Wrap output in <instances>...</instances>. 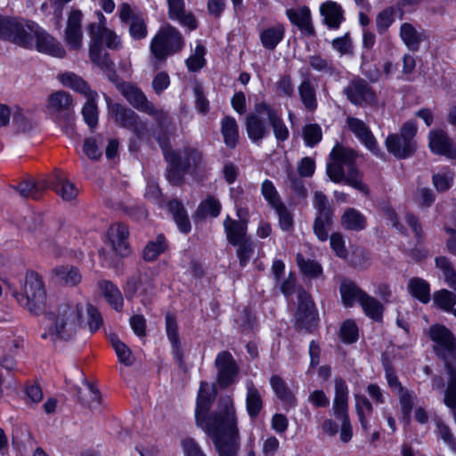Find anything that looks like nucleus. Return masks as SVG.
Returning a JSON list of instances; mask_svg holds the SVG:
<instances>
[{
	"mask_svg": "<svg viewBox=\"0 0 456 456\" xmlns=\"http://www.w3.org/2000/svg\"><path fill=\"white\" fill-rule=\"evenodd\" d=\"M12 295L17 302L34 315L45 314L51 324L43 338L50 337L56 339H71L82 326L84 306L81 304H61L53 312L47 311L46 292L39 275L35 272H28L21 283L20 292L13 289Z\"/></svg>",
	"mask_w": 456,
	"mask_h": 456,
	"instance_id": "obj_1",
	"label": "nucleus"
},
{
	"mask_svg": "<svg viewBox=\"0 0 456 456\" xmlns=\"http://www.w3.org/2000/svg\"><path fill=\"white\" fill-rule=\"evenodd\" d=\"M330 157L332 162L327 165V175L332 182L344 181L362 192H368V187L362 182V174L355 166L358 153L354 150L337 144Z\"/></svg>",
	"mask_w": 456,
	"mask_h": 456,
	"instance_id": "obj_2",
	"label": "nucleus"
},
{
	"mask_svg": "<svg viewBox=\"0 0 456 456\" xmlns=\"http://www.w3.org/2000/svg\"><path fill=\"white\" fill-rule=\"evenodd\" d=\"M215 399V393L210 389L206 381L200 382V389L197 396V406L195 410L196 423L206 433L208 432V427L210 424L214 426L223 427L225 424L226 419L230 415L232 410L224 407L226 399L230 400L232 409V418L237 419L234 403L230 396H224L219 399L217 408L212 414H208L213 401Z\"/></svg>",
	"mask_w": 456,
	"mask_h": 456,
	"instance_id": "obj_3",
	"label": "nucleus"
},
{
	"mask_svg": "<svg viewBox=\"0 0 456 456\" xmlns=\"http://www.w3.org/2000/svg\"><path fill=\"white\" fill-rule=\"evenodd\" d=\"M224 407H230L232 411L223 427L210 424L208 427V436L212 437L219 456H238L239 451V429L237 419L232 418V409L230 400L226 399Z\"/></svg>",
	"mask_w": 456,
	"mask_h": 456,
	"instance_id": "obj_4",
	"label": "nucleus"
},
{
	"mask_svg": "<svg viewBox=\"0 0 456 456\" xmlns=\"http://www.w3.org/2000/svg\"><path fill=\"white\" fill-rule=\"evenodd\" d=\"M61 83L72 90L78 92L87 98L82 109L85 122L92 129L98 124V108L96 104L97 93L90 88L88 83L73 72H65L59 76Z\"/></svg>",
	"mask_w": 456,
	"mask_h": 456,
	"instance_id": "obj_5",
	"label": "nucleus"
},
{
	"mask_svg": "<svg viewBox=\"0 0 456 456\" xmlns=\"http://www.w3.org/2000/svg\"><path fill=\"white\" fill-rule=\"evenodd\" d=\"M119 92L134 109L152 117L160 127H167L170 124L168 113L157 108L137 86L128 82L120 84Z\"/></svg>",
	"mask_w": 456,
	"mask_h": 456,
	"instance_id": "obj_6",
	"label": "nucleus"
},
{
	"mask_svg": "<svg viewBox=\"0 0 456 456\" xmlns=\"http://www.w3.org/2000/svg\"><path fill=\"white\" fill-rule=\"evenodd\" d=\"M418 128L414 121H407L403 124L399 134H390L386 139L387 151L399 159H404L411 156L417 149L414 140Z\"/></svg>",
	"mask_w": 456,
	"mask_h": 456,
	"instance_id": "obj_7",
	"label": "nucleus"
},
{
	"mask_svg": "<svg viewBox=\"0 0 456 456\" xmlns=\"http://www.w3.org/2000/svg\"><path fill=\"white\" fill-rule=\"evenodd\" d=\"M183 38L180 32L170 25L161 28L151 43V52L156 61H164L167 56L175 54L182 50Z\"/></svg>",
	"mask_w": 456,
	"mask_h": 456,
	"instance_id": "obj_8",
	"label": "nucleus"
},
{
	"mask_svg": "<svg viewBox=\"0 0 456 456\" xmlns=\"http://www.w3.org/2000/svg\"><path fill=\"white\" fill-rule=\"evenodd\" d=\"M332 411L336 419L341 422L340 440L346 444L352 439L353 429L348 415V388L341 378L335 379Z\"/></svg>",
	"mask_w": 456,
	"mask_h": 456,
	"instance_id": "obj_9",
	"label": "nucleus"
},
{
	"mask_svg": "<svg viewBox=\"0 0 456 456\" xmlns=\"http://www.w3.org/2000/svg\"><path fill=\"white\" fill-rule=\"evenodd\" d=\"M313 206L316 210L313 224L315 236L321 241H326L334 221V208L322 191H315Z\"/></svg>",
	"mask_w": 456,
	"mask_h": 456,
	"instance_id": "obj_10",
	"label": "nucleus"
},
{
	"mask_svg": "<svg viewBox=\"0 0 456 456\" xmlns=\"http://www.w3.org/2000/svg\"><path fill=\"white\" fill-rule=\"evenodd\" d=\"M23 27L28 28L26 30V37L28 44L20 45L24 48H31L33 46V40L36 39V47L38 52L47 53L53 57L62 58L65 56V50L62 45L55 40L52 36L41 29L36 23L32 21H24Z\"/></svg>",
	"mask_w": 456,
	"mask_h": 456,
	"instance_id": "obj_11",
	"label": "nucleus"
},
{
	"mask_svg": "<svg viewBox=\"0 0 456 456\" xmlns=\"http://www.w3.org/2000/svg\"><path fill=\"white\" fill-rule=\"evenodd\" d=\"M429 337L436 345L434 350L437 356L444 361V366L452 363L451 359L456 357V338L454 335L444 325H432L429 329Z\"/></svg>",
	"mask_w": 456,
	"mask_h": 456,
	"instance_id": "obj_12",
	"label": "nucleus"
},
{
	"mask_svg": "<svg viewBox=\"0 0 456 456\" xmlns=\"http://www.w3.org/2000/svg\"><path fill=\"white\" fill-rule=\"evenodd\" d=\"M49 109L53 112L60 124L66 127V133L73 132V98L69 93L65 91H57L52 94L48 99Z\"/></svg>",
	"mask_w": 456,
	"mask_h": 456,
	"instance_id": "obj_13",
	"label": "nucleus"
},
{
	"mask_svg": "<svg viewBox=\"0 0 456 456\" xmlns=\"http://www.w3.org/2000/svg\"><path fill=\"white\" fill-rule=\"evenodd\" d=\"M106 101L109 113L114 118L115 123L133 131L137 137H141L146 128V124L141 120L139 115L119 103H112L109 97H106Z\"/></svg>",
	"mask_w": 456,
	"mask_h": 456,
	"instance_id": "obj_14",
	"label": "nucleus"
},
{
	"mask_svg": "<svg viewBox=\"0 0 456 456\" xmlns=\"http://www.w3.org/2000/svg\"><path fill=\"white\" fill-rule=\"evenodd\" d=\"M166 160L168 163H175L182 166L183 172L197 174L204 168V159L201 151L196 148L185 147L183 152L168 151L166 153Z\"/></svg>",
	"mask_w": 456,
	"mask_h": 456,
	"instance_id": "obj_15",
	"label": "nucleus"
},
{
	"mask_svg": "<svg viewBox=\"0 0 456 456\" xmlns=\"http://www.w3.org/2000/svg\"><path fill=\"white\" fill-rule=\"evenodd\" d=\"M215 366L217 370V383L221 387L226 388L236 381L240 367L230 352H220L216 355Z\"/></svg>",
	"mask_w": 456,
	"mask_h": 456,
	"instance_id": "obj_16",
	"label": "nucleus"
},
{
	"mask_svg": "<svg viewBox=\"0 0 456 456\" xmlns=\"http://www.w3.org/2000/svg\"><path fill=\"white\" fill-rule=\"evenodd\" d=\"M155 289L152 278L144 271L138 269L136 273L127 279L124 288L127 299H133L136 292L140 290V294L143 296L142 303L146 305L150 297Z\"/></svg>",
	"mask_w": 456,
	"mask_h": 456,
	"instance_id": "obj_17",
	"label": "nucleus"
},
{
	"mask_svg": "<svg viewBox=\"0 0 456 456\" xmlns=\"http://www.w3.org/2000/svg\"><path fill=\"white\" fill-rule=\"evenodd\" d=\"M343 92L354 105H371L376 102L374 91L364 79L360 77L353 79Z\"/></svg>",
	"mask_w": 456,
	"mask_h": 456,
	"instance_id": "obj_18",
	"label": "nucleus"
},
{
	"mask_svg": "<svg viewBox=\"0 0 456 456\" xmlns=\"http://www.w3.org/2000/svg\"><path fill=\"white\" fill-rule=\"evenodd\" d=\"M298 305L296 313L297 325L312 331L317 324L318 314L311 296L305 290L298 292Z\"/></svg>",
	"mask_w": 456,
	"mask_h": 456,
	"instance_id": "obj_19",
	"label": "nucleus"
},
{
	"mask_svg": "<svg viewBox=\"0 0 456 456\" xmlns=\"http://www.w3.org/2000/svg\"><path fill=\"white\" fill-rule=\"evenodd\" d=\"M98 17L99 23H91L88 26L91 43H97L100 45L105 44L110 49H118L121 45L119 38L114 31L104 26L105 17L101 12L98 13Z\"/></svg>",
	"mask_w": 456,
	"mask_h": 456,
	"instance_id": "obj_20",
	"label": "nucleus"
},
{
	"mask_svg": "<svg viewBox=\"0 0 456 456\" xmlns=\"http://www.w3.org/2000/svg\"><path fill=\"white\" fill-rule=\"evenodd\" d=\"M301 82L297 86L299 100L305 110L314 112L318 108L317 86L311 80L310 73L301 69L299 70Z\"/></svg>",
	"mask_w": 456,
	"mask_h": 456,
	"instance_id": "obj_21",
	"label": "nucleus"
},
{
	"mask_svg": "<svg viewBox=\"0 0 456 456\" xmlns=\"http://www.w3.org/2000/svg\"><path fill=\"white\" fill-rule=\"evenodd\" d=\"M23 22L15 19L0 16V37L18 45H28V41L25 36L27 32L25 30L26 28L23 27Z\"/></svg>",
	"mask_w": 456,
	"mask_h": 456,
	"instance_id": "obj_22",
	"label": "nucleus"
},
{
	"mask_svg": "<svg viewBox=\"0 0 456 456\" xmlns=\"http://www.w3.org/2000/svg\"><path fill=\"white\" fill-rule=\"evenodd\" d=\"M128 235V227L125 224H114L108 230L107 237L112 249L122 257H126L131 254L127 240Z\"/></svg>",
	"mask_w": 456,
	"mask_h": 456,
	"instance_id": "obj_23",
	"label": "nucleus"
},
{
	"mask_svg": "<svg viewBox=\"0 0 456 456\" xmlns=\"http://www.w3.org/2000/svg\"><path fill=\"white\" fill-rule=\"evenodd\" d=\"M255 110L258 114H265L266 116L277 141L284 142L289 138V132L287 126L271 105L265 102H259L255 105Z\"/></svg>",
	"mask_w": 456,
	"mask_h": 456,
	"instance_id": "obj_24",
	"label": "nucleus"
},
{
	"mask_svg": "<svg viewBox=\"0 0 456 456\" xmlns=\"http://www.w3.org/2000/svg\"><path fill=\"white\" fill-rule=\"evenodd\" d=\"M429 148L437 155L456 158V145L447 133L442 129L431 130L428 134Z\"/></svg>",
	"mask_w": 456,
	"mask_h": 456,
	"instance_id": "obj_25",
	"label": "nucleus"
},
{
	"mask_svg": "<svg viewBox=\"0 0 456 456\" xmlns=\"http://www.w3.org/2000/svg\"><path fill=\"white\" fill-rule=\"evenodd\" d=\"M82 17L83 13L80 10H73L70 12L67 20L65 41L72 50H79L82 46Z\"/></svg>",
	"mask_w": 456,
	"mask_h": 456,
	"instance_id": "obj_26",
	"label": "nucleus"
},
{
	"mask_svg": "<svg viewBox=\"0 0 456 456\" xmlns=\"http://www.w3.org/2000/svg\"><path fill=\"white\" fill-rule=\"evenodd\" d=\"M119 18L122 22L129 25V34L140 40L146 37L147 27L142 18L135 14L128 4H122L119 10Z\"/></svg>",
	"mask_w": 456,
	"mask_h": 456,
	"instance_id": "obj_27",
	"label": "nucleus"
},
{
	"mask_svg": "<svg viewBox=\"0 0 456 456\" xmlns=\"http://www.w3.org/2000/svg\"><path fill=\"white\" fill-rule=\"evenodd\" d=\"M346 125L349 130L374 154H378L379 150L378 148L377 141L369 128V126L361 119L348 117L346 118Z\"/></svg>",
	"mask_w": 456,
	"mask_h": 456,
	"instance_id": "obj_28",
	"label": "nucleus"
},
{
	"mask_svg": "<svg viewBox=\"0 0 456 456\" xmlns=\"http://www.w3.org/2000/svg\"><path fill=\"white\" fill-rule=\"evenodd\" d=\"M260 116L265 114L250 113L246 117L245 126L248 138L255 143L260 142L270 131L268 126Z\"/></svg>",
	"mask_w": 456,
	"mask_h": 456,
	"instance_id": "obj_29",
	"label": "nucleus"
},
{
	"mask_svg": "<svg viewBox=\"0 0 456 456\" xmlns=\"http://www.w3.org/2000/svg\"><path fill=\"white\" fill-rule=\"evenodd\" d=\"M48 188L53 190L62 200L69 201L74 200L77 195V190L75 185L67 180L61 170L55 169L53 179L48 181Z\"/></svg>",
	"mask_w": 456,
	"mask_h": 456,
	"instance_id": "obj_30",
	"label": "nucleus"
},
{
	"mask_svg": "<svg viewBox=\"0 0 456 456\" xmlns=\"http://www.w3.org/2000/svg\"><path fill=\"white\" fill-rule=\"evenodd\" d=\"M287 16L289 20L296 25L302 32L308 36L314 35V28L311 22L310 10L306 6L298 9H288Z\"/></svg>",
	"mask_w": 456,
	"mask_h": 456,
	"instance_id": "obj_31",
	"label": "nucleus"
},
{
	"mask_svg": "<svg viewBox=\"0 0 456 456\" xmlns=\"http://www.w3.org/2000/svg\"><path fill=\"white\" fill-rule=\"evenodd\" d=\"M285 35V28L281 23H276L260 31L259 38L262 46L269 51H273L282 41Z\"/></svg>",
	"mask_w": 456,
	"mask_h": 456,
	"instance_id": "obj_32",
	"label": "nucleus"
},
{
	"mask_svg": "<svg viewBox=\"0 0 456 456\" xmlns=\"http://www.w3.org/2000/svg\"><path fill=\"white\" fill-rule=\"evenodd\" d=\"M399 36L405 46L412 52H417L425 39L424 33L410 22H403L400 26Z\"/></svg>",
	"mask_w": 456,
	"mask_h": 456,
	"instance_id": "obj_33",
	"label": "nucleus"
},
{
	"mask_svg": "<svg viewBox=\"0 0 456 456\" xmlns=\"http://www.w3.org/2000/svg\"><path fill=\"white\" fill-rule=\"evenodd\" d=\"M341 300L346 307H352L356 302L360 305L366 297L367 293L360 289L352 281H343L339 287Z\"/></svg>",
	"mask_w": 456,
	"mask_h": 456,
	"instance_id": "obj_34",
	"label": "nucleus"
},
{
	"mask_svg": "<svg viewBox=\"0 0 456 456\" xmlns=\"http://www.w3.org/2000/svg\"><path fill=\"white\" fill-rule=\"evenodd\" d=\"M224 227L226 232L227 240L232 244H239L249 239L247 236V222L245 220L236 221L227 216L224 221Z\"/></svg>",
	"mask_w": 456,
	"mask_h": 456,
	"instance_id": "obj_35",
	"label": "nucleus"
},
{
	"mask_svg": "<svg viewBox=\"0 0 456 456\" xmlns=\"http://www.w3.org/2000/svg\"><path fill=\"white\" fill-rule=\"evenodd\" d=\"M48 188V181L28 179L20 182L13 187L21 197L30 198L37 200L41 198L43 192Z\"/></svg>",
	"mask_w": 456,
	"mask_h": 456,
	"instance_id": "obj_36",
	"label": "nucleus"
},
{
	"mask_svg": "<svg viewBox=\"0 0 456 456\" xmlns=\"http://www.w3.org/2000/svg\"><path fill=\"white\" fill-rule=\"evenodd\" d=\"M169 17L177 20L182 25L188 27L191 30L195 29L197 22L191 13H187L184 9L183 0H167Z\"/></svg>",
	"mask_w": 456,
	"mask_h": 456,
	"instance_id": "obj_37",
	"label": "nucleus"
},
{
	"mask_svg": "<svg viewBox=\"0 0 456 456\" xmlns=\"http://www.w3.org/2000/svg\"><path fill=\"white\" fill-rule=\"evenodd\" d=\"M264 403L259 390L251 380L247 381L246 409L251 419H256L263 410Z\"/></svg>",
	"mask_w": 456,
	"mask_h": 456,
	"instance_id": "obj_38",
	"label": "nucleus"
},
{
	"mask_svg": "<svg viewBox=\"0 0 456 456\" xmlns=\"http://www.w3.org/2000/svg\"><path fill=\"white\" fill-rule=\"evenodd\" d=\"M321 13L324 18L325 24L330 28H338L344 19L341 6L331 1L322 4Z\"/></svg>",
	"mask_w": 456,
	"mask_h": 456,
	"instance_id": "obj_39",
	"label": "nucleus"
},
{
	"mask_svg": "<svg viewBox=\"0 0 456 456\" xmlns=\"http://www.w3.org/2000/svg\"><path fill=\"white\" fill-rule=\"evenodd\" d=\"M366 224V217L353 208L346 209L341 216V225L346 230L359 232L365 229Z\"/></svg>",
	"mask_w": 456,
	"mask_h": 456,
	"instance_id": "obj_40",
	"label": "nucleus"
},
{
	"mask_svg": "<svg viewBox=\"0 0 456 456\" xmlns=\"http://www.w3.org/2000/svg\"><path fill=\"white\" fill-rule=\"evenodd\" d=\"M56 281L67 286H76L80 283L82 276L77 268L69 265L57 266L53 270Z\"/></svg>",
	"mask_w": 456,
	"mask_h": 456,
	"instance_id": "obj_41",
	"label": "nucleus"
},
{
	"mask_svg": "<svg viewBox=\"0 0 456 456\" xmlns=\"http://www.w3.org/2000/svg\"><path fill=\"white\" fill-rule=\"evenodd\" d=\"M167 208L179 230L183 233H188L191 231V222L182 202L177 200H170Z\"/></svg>",
	"mask_w": 456,
	"mask_h": 456,
	"instance_id": "obj_42",
	"label": "nucleus"
},
{
	"mask_svg": "<svg viewBox=\"0 0 456 456\" xmlns=\"http://www.w3.org/2000/svg\"><path fill=\"white\" fill-rule=\"evenodd\" d=\"M224 142L229 148H235L239 140V126L234 118L226 116L221 122Z\"/></svg>",
	"mask_w": 456,
	"mask_h": 456,
	"instance_id": "obj_43",
	"label": "nucleus"
},
{
	"mask_svg": "<svg viewBox=\"0 0 456 456\" xmlns=\"http://www.w3.org/2000/svg\"><path fill=\"white\" fill-rule=\"evenodd\" d=\"M99 288L109 304L116 311H121L123 307V297L118 287L110 281H102L99 282Z\"/></svg>",
	"mask_w": 456,
	"mask_h": 456,
	"instance_id": "obj_44",
	"label": "nucleus"
},
{
	"mask_svg": "<svg viewBox=\"0 0 456 456\" xmlns=\"http://www.w3.org/2000/svg\"><path fill=\"white\" fill-rule=\"evenodd\" d=\"M448 374L447 387L444 391V404L456 411V367L452 363H447L445 367Z\"/></svg>",
	"mask_w": 456,
	"mask_h": 456,
	"instance_id": "obj_45",
	"label": "nucleus"
},
{
	"mask_svg": "<svg viewBox=\"0 0 456 456\" xmlns=\"http://www.w3.org/2000/svg\"><path fill=\"white\" fill-rule=\"evenodd\" d=\"M89 57L91 61L101 69L102 71L110 66H114V62L110 59L109 53L97 43H90Z\"/></svg>",
	"mask_w": 456,
	"mask_h": 456,
	"instance_id": "obj_46",
	"label": "nucleus"
},
{
	"mask_svg": "<svg viewBox=\"0 0 456 456\" xmlns=\"http://www.w3.org/2000/svg\"><path fill=\"white\" fill-rule=\"evenodd\" d=\"M363 298L361 306L366 316L377 322H382L385 310L383 305L377 298L368 294Z\"/></svg>",
	"mask_w": 456,
	"mask_h": 456,
	"instance_id": "obj_47",
	"label": "nucleus"
},
{
	"mask_svg": "<svg viewBox=\"0 0 456 456\" xmlns=\"http://www.w3.org/2000/svg\"><path fill=\"white\" fill-rule=\"evenodd\" d=\"M411 294L421 303L427 304L430 300L429 284L420 278H411L408 283Z\"/></svg>",
	"mask_w": 456,
	"mask_h": 456,
	"instance_id": "obj_48",
	"label": "nucleus"
},
{
	"mask_svg": "<svg viewBox=\"0 0 456 456\" xmlns=\"http://www.w3.org/2000/svg\"><path fill=\"white\" fill-rule=\"evenodd\" d=\"M110 342L116 352L118 361L126 366L133 365L134 362V358L130 348L115 334L110 336Z\"/></svg>",
	"mask_w": 456,
	"mask_h": 456,
	"instance_id": "obj_49",
	"label": "nucleus"
},
{
	"mask_svg": "<svg viewBox=\"0 0 456 456\" xmlns=\"http://www.w3.org/2000/svg\"><path fill=\"white\" fill-rule=\"evenodd\" d=\"M167 245L164 235H158L155 240L148 242L145 246L142 253L143 259L148 262L156 260L157 257L165 251Z\"/></svg>",
	"mask_w": 456,
	"mask_h": 456,
	"instance_id": "obj_50",
	"label": "nucleus"
},
{
	"mask_svg": "<svg viewBox=\"0 0 456 456\" xmlns=\"http://www.w3.org/2000/svg\"><path fill=\"white\" fill-rule=\"evenodd\" d=\"M220 202L213 196H208L197 208V216L205 218L207 216L216 217L221 212Z\"/></svg>",
	"mask_w": 456,
	"mask_h": 456,
	"instance_id": "obj_51",
	"label": "nucleus"
},
{
	"mask_svg": "<svg viewBox=\"0 0 456 456\" xmlns=\"http://www.w3.org/2000/svg\"><path fill=\"white\" fill-rule=\"evenodd\" d=\"M297 264L300 271L307 276L315 278L322 273V268L318 262L311 259H305L301 254L297 255Z\"/></svg>",
	"mask_w": 456,
	"mask_h": 456,
	"instance_id": "obj_52",
	"label": "nucleus"
},
{
	"mask_svg": "<svg viewBox=\"0 0 456 456\" xmlns=\"http://www.w3.org/2000/svg\"><path fill=\"white\" fill-rule=\"evenodd\" d=\"M308 62L310 67L319 73L330 76L336 74L337 69L332 62L320 55L315 54L309 56Z\"/></svg>",
	"mask_w": 456,
	"mask_h": 456,
	"instance_id": "obj_53",
	"label": "nucleus"
},
{
	"mask_svg": "<svg viewBox=\"0 0 456 456\" xmlns=\"http://www.w3.org/2000/svg\"><path fill=\"white\" fill-rule=\"evenodd\" d=\"M270 384L277 397L281 401L291 402L294 399L291 391L280 376L273 375Z\"/></svg>",
	"mask_w": 456,
	"mask_h": 456,
	"instance_id": "obj_54",
	"label": "nucleus"
},
{
	"mask_svg": "<svg viewBox=\"0 0 456 456\" xmlns=\"http://www.w3.org/2000/svg\"><path fill=\"white\" fill-rule=\"evenodd\" d=\"M289 190L299 199L305 200L307 197V190L303 181L293 172L292 169L287 171V181Z\"/></svg>",
	"mask_w": 456,
	"mask_h": 456,
	"instance_id": "obj_55",
	"label": "nucleus"
},
{
	"mask_svg": "<svg viewBox=\"0 0 456 456\" xmlns=\"http://www.w3.org/2000/svg\"><path fill=\"white\" fill-rule=\"evenodd\" d=\"M401 405V411L403 414V420L409 422L411 419V411L414 404L415 395L408 389L397 394Z\"/></svg>",
	"mask_w": 456,
	"mask_h": 456,
	"instance_id": "obj_56",
	"label": "nucleus"
},
{
	"mask_svg": "<svg viewBox=\"0 0 456 456\" xmlns=\"http://www.w3.org/2000/svg\"><path fill=\"white\" fill-rule=\"evenodd\" d=\"M434 302L440 308L451 311L456 305V295L447 289H441L434 294Z\"/></svg>",
	"mask_w": 456,
	"mask_h": 456,
	"instance_id": "obj_57",
	"label": "nucleus"
},
{
	"mask_svg": "<svg viewBox=\"0 0 456 456\" xmlns=\"http://www.w3.org/2000/svg\"><path fill=\"white\" fill-rule=\"evenodd\" d=\"M303 138L307 146H315L322 138L321 126L318 124L305 125L303 128Z\"/></svg>",
	"mask_w": 456,
	"mask_h": 456,
	"instance_id": "obj_58",
	"label": "nucleus"
},
{
	"mask_svg": "<svg viewBox=\"0 0 456 456\" xmlns=\"http://www.w3.org/2000/svg\"><path fill=\"white\" fill-rule=\"evenodd\" d=\"M340 337L343 342L352 344L358 339V328L352 320L345 321L340 327Z\"/></svg>",
	"mask_w": 456,
	"mask_h": 456,
	"instance_id": "obj_59",
	"label": "nucleus"
},
{
	"mask_svg": "<svg viewBox=\"0 0 456 456\" xmlns=\"http://www.w3.org/2000/svg\"><path fill=\"white\" fill-rule=\"evenodd\" d=\"M205 52L203 45H197L194 53L186 60V65L190 71L196 72L204 67L206 63Z\"/></svg>",
	"mask_w": 456,
	"mask_h": 456,
	"instance_id": "obj_60",
	"label": "nucleus"
},
{
	"mask_svg": "<svg viewBox=\"0 0 456 456\" xmlns=\"http://www.w3.org/2000/svg\"><path fill=\"white\" fill-rule=\"evenodd\" d=\"M395 11L393 8H386L380 12L376 19L377 30L379 34L385 33L392 25L395 20Z\"/></svg>",
	"mask_w": 456,
	"mask_h": 456,
	"instance_id": "obj_61",
	"label": "nucleus"
},
{
	"mask_svg": "<svg viewBox=\"0 0 456 456\" xmlns=\"http://www.w3.org/2000/svg\"><path fill=\"white\" fill-rule=\"evenodd\" d=\"M432 181L436 191H445L452 185L453 174L450 171L441 172L434 175Z\"/></svg>",
	"mask_w": 456,
	"mask_h": 456,
	"instance_id": "obj_62",
	"label": "nucleus"
},
{
	"mask_svg": "<svg viewBox=\"0 0 456 456\" xmlns=\"http://www.w3.org/2000/svg\"><path fill=\"white\" fill-rule=\"evenodd\" d=\"M261 192L272 208L281 203L278 191L270 180H265L263 182L261 186Z\"/></svg>",
	"mask_w": 456,
	"mask_h": 456,
	"instance_id": "obj_63",
	"label": "nucleus"
},
{
	"mask_svg": "<svg viewBox=\"0 0 456 456\" xmlns=\"http://www.w3.org/2000/svg\"><path fill=\"white\" fill-rule=\"evenodd\" d=\"M273 208L275 209L279 216L280 227L283 231L290 230L293 227V216L287 207L281 202Z\"/></svg>",
	"mask_w": 456,
	"mask_h": 456,
	"instance_id": "obj_64",
	"label": "nucleus"
}]
</instances>
